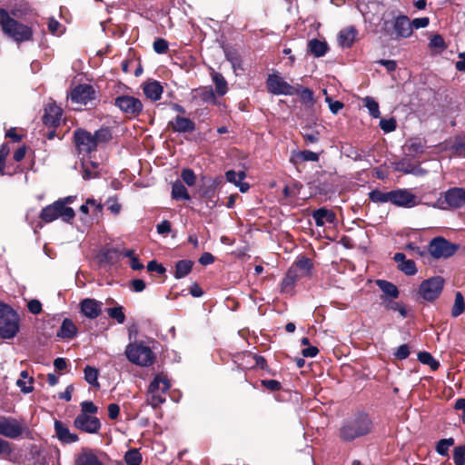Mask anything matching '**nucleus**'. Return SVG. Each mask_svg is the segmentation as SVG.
<instances>
[{
  "label": "nucleus",
  "mask_w": 465,
  "mask_h": 465,
  "mask_svg": "<svg viewBox=\"0 0 465 465\" xmlns=\"http://www.w3.org/2000/svg\"><path fill=\"white\" fill-rule=\"evenodd\" d=\"M8 6L9 10L7 11L11 17L37 22L38 12L28 0H12Z\"/></svg>",
  "instance_id": "9d476101"
},
{
  "label": "nucleus",
  "mask_w": 465,
  "mask_h": 465,
  "mask_svg": "<svg viewBox=\"0 0 465 465\" xmlns=\"http://www.w3.org/2000/svg\"><path fill=\"white\" fill-rule=\"evenodd\" d=\"M443 202L450 209H459L465 204V189L461 187H452L448 189L443 194Z\"/></svg>",
  "instance_id": "dca6fc26"
},
{
  "label": "nucleus",
  "mask_w": 465,
  "mask_h": 465,
  "mask_svg": "<svg viewBox=\"0 0 465 465\" xmlns=\"http://www.w3.org/2000/svg\"><path fill=\"white\" fill-rule=\"evenodd\" d=\"M195 129V123L192 119L183 115H176L167 124V130L172 131L173 133H193Z\"/></svg>",
  "instance_id": "f3484780"
},
{
  "label": "nucleus",
  "mask_w": 465,
  "mask_h": 465,
  "mask_svg": "<svg viewBox=\"0 0 465 465\" xmlns=\"http://www.w3.org/2000/svg\"><path fill=\"white\" fill-rule=\"evenodd\" d=\"M114 104L128 118L138 117L143 109V104L137 97L121 94L114 98Z\"/></svg>",
  "instance_id": "6e6552de"
},
{
  "label": "nucleus",
  "mask_w": 465,
  "mask_h": 465,
  "mask_svg": "<svg viewBox=\"0 0 465 465\" xmlns=\"http://www.w3.org/2000/svg\"><path fill=\"white\" fill-rule=\"evenodd\" d=\"M64 211L55 201L52 204L44 207L39 214V218L45 223H50L58 218L67 223H72L71 219H67L64 214Z\"/></svg>",
  "instance_id": "a211bd4d"
},
{
  "label": "nucleus",
  "mask_w": 465,
  "mask_h": 465,
  "mask_svg": "<svg viewBox=\"0 0 465 465\" xmlns=\"http://www.w3.org/2000/svg\"><path fill=\"white\" fill-rule=\"evenodd\" d=\"M27 378H28L27 371H23L20 373V379H18L16 381V385L21 389V391L24 393H30L34 391V387L32 385L34 382V378L33 377L29 378L30 385L26 386L25 379H27Z\"/></svg>",
  "instance_id": "3c124183"
},
{
  "label": "nucleus",
  "mask_w": 465,
  "mask_h": 465,
  "mask_svg": "<svg viewBox=\"0 0 465 465\" xmlns=\"http://www.w3.org/2000/svg\"><path fill=\"white\" fill-rule=\"evenodd\" d=\"M391 191L384 193L379 189L371 190L369 193V199L373 203H391Z\"/></svg>",
  "instance_id": "79ce46f5"
},
{
  "label": "nucleus",
  "mask_w": 465,
  "mask_h": 465,
  "mask_svg": "<svg viewBox=\"0 0 465 465\" xmlns=\"http://www.w3.org/2000/svg\"><path fill=\"white\" fill-rule=\"evenodd\" d=\"M418 361L422 364L430 366L432 371H437L440 367V362L428 351H420L418 353Z\"/></svg>",
  "instance_id": "49530a36"
},
{
  "label": "nucleus",
  "mask_w": 465,
  "mask_h": 465,
  "mask_svg": "<svg viewBox=\"0 0 465 465\" xmlns=\"http://www.w3.org/2000/svg\"><path fill=\"white\" fill-rule=\"evenodd\" d=\"M213 81L215 84V92L218 95L223 96L228 91L227 81L220 73L214 72L213 74Z\"/></svg>",
  "instance_id": "a19ab883"
},
{
  "label": "nucleus",
  "mask_w": 465,
  "mask_h": 465,
  "mask_svg": "<svg viewBox=\"0 0 465 465\" xmlns=\"http://www.w3.org/2000/svg\"><path fill=\"white\" fill-rule=\"evenodd\" d=\"M379 125L384 133H391L396 129L397 122L393 117L389 119H381Z\"/></svg>",
  "instance_id": "e2e57ef3"
},
{
  "label": "nucleus",
  "mask_w": 465,
  "mask_h": 465,
  "mask_svg": "<svg viewBox=\"0 0 465 465\" xmlns=\"http://www.w3.org/2000/svg\"><path fill=\"white\" fill-rule=\"evenodd\" d=\"M329 46L325 41L313 38L308 43V53L314 57H322L328 52Z\"/></svg>",
  "instance_id": "c756f323"
},
{
  "label": "nucleus",
  "mask_w": 465,
  "mask_h": 465,
  "mask_svg": "<svg viewBox=\"0 0 465 465\" xmlns=\"http://www.w3.org/2000/svg\"><path fill=\"white\" fill-rule=\"evenodd\" d=\"M108 316L115 320L119 324L124 323L126 317L124 312V307L122 305H116L106 309Z\"/></svg>",
  "instance_id": "a18cd8bd"
},
{
  "label": "nucleus",
  "mask_w": 465,
  "mask_h": 465,
  "mask_svg": "<svg viewBox=\"0 0 465 465\" xmlns=\"http://www.w3.org/2000/svg\"><path fill=\"white\" fill-rule=\"evenodd\" d=\"M142 89L144 95L153 102L160 100L163 93V86L162 84L153 79L144 82L142 84Z\"/></svg>",
  "instance_id": "412c9836"
},
{
  "label": "nucleus",
  "mask_w": 465,
  "mask_h": 465,
  "mask_svg": "<svg viewBox=\"0 0 465 465\" xmlns=\"http://www.w3.org/2000/svg\"><path fill=\"white\" fill-rule=\"evenodd\" d=\"M153 48L156 54H163L168 52L169 44L165 39L159 37L153 42Z\"/></svg>",
  "instance_id": "bf43d9fd"
},
{
  "label": "nucleus",
  "mask_w": 465,
  "mask_h": 465,
  "mask_svg": "<svg viewBox=\"0 0 465 465\" xmlns=\"http://www.w3.org/2000/svg\"><path fill=\"white\" fill-rule=\"evenodd\" d=\"M124 460L127 465H140L143 458L139 450L131 449L125 452Z\"/></svg>",
  "instance_id": "de8ad7c7"
},
{
  "label": "nucleus",
  "mask_w": 465,
  "mask_h": 465,
  "mask_svg": "<svg viewBox=\"0 0 465 465\" xmlns=\"http://www.w3.org/2000/svg\"><path fill=\"white\" fill-rule=\"evenodd\" d=\"M10 153V147L7 143H4L0 147V175H11V173L5 172V160Z\"/></svg>",
  "instance_id": "603ef678"
},
{
  "label": "nucleus",
  "mask_w": 465,
  "mask_h": 465,
  "mask_svg": "<svg viewBox=\"0 0 465 465\" xmlns=\"http://www.w3.org/2000/svg\"><path fill=\"white\" fill-rule=\"evenodd\" d=\"M373 427L371 416L367 412L359 411L351 419L343 422L339 430V437L342 441L351 442L370 434Z\"/></svg>",
  "instance_id": "f03ea898"
},
{
  "label": "nucleus",
  "mask_w": 465,
  "mask_h": 465,
  "mask_svg": "<svg viewBox=\"0 0 465 465\" xmlns=\"http://www.w3.org/2000/svg\"><path fill=\"white\" fill-rule=\"evenodd\" d=\"M261 384L270 391H279L282 390V383L276 380H262Z\"/></svg>",
  "instance_id": "69168bd1"
},
{
  "label": "nucleus",
  "mask_w": 465,
  "mask_h": 465,
  "mask_svg": "<svg viewBox=\"0 0 465 465\" xmlns=\"http://www.w3.org/2000/svg\"><path fill=\"white\" fill-rule=\"evenodd\" d=\"M425 143L419 139L410 140L405 144L407 154L411 156L422 154L425 152Z\"/></svg>",
  "instance_id": "58836bf2"
},
{
  "label": "nucleus",
  "mask_w": 465,
  "mask_h": 465,
  "mask_svg": "<svg viewBox=\"0 0 465 465\" xmlns=\"http://www.w3.org/2000/svg\"><path fill=\"white\" fill-rule=\"evenodd\" d=\"M288 270H293L294 274H296L297 270H303L305 273H312L313 263L310 258L306 256H300Z\"/></svg>",
  "instance_id": "f704fd0d"
},
{
  "label": "nucleus",
  "mask_w": 465,
  "mask_h": 465,
  "mask_svg": "<svg viewBox=\"0 0 465 465\" xmlns=\"http://www.w3.org/2000/svg\"><path fill=\"white\" fill-rule=\"evenodd\" d=\"M391 203L404 208H411L418 204L417 196L409 189L392 190Z\"/></svg>",
  "instance_id": "2eb2a0df"
},
{
  "label": "nucleus",
  "mask_w": 465,
  "mask_h": 465,
  "mask_svg": "<svg viewBox=\"0 0 465 465\" xmlns=\"http://www.w3.org/2000/svg\"><path fill=\"white\" fill-rule=\"evenodd\" d=\"M74 426L81 431L94 434L100 430L102 425L97 417L79 413L74 420Z\"/></svg>",
  "instance_id": "4468645a"
},
{
  "label": "nucleus",
  "mask_w": 465,
  "mask_h": 465,
  "mask_svg": "<svg viewBox=\"0 0 465 465\" xmlns=\"http://www.w3.org/2000/svg\"><path fill=\"white\" fill-rule=\"evenodd\" d=\"M62 115L63 110L61 107H59L55 104H48L45 108L43 123L45 125L57 127L61 124Z\"/></svg>",
  "instance_id": "6ab92c4d"
},
{
  "label": "nucleus",
  "mask_w": 465,
  "mask_h": 465,
  "mask_svg": "<svg viewBox=\"0 0 465 465\" xmlns=\"http://www.w3.org/2000/svg\"><path fill=\"white\" fill-rule=\"evenodd\" d=\"M452 445H454L453 438L441 439L437 442L436 451L440 456L446 457L449 455V448Z\"/></svg>",
  "instance_id": "864d4df0"
},
{
  "label": "nucleus",
  "mask_w": 465,
  "mask_h": 465,
  "mask_svg": "<svg viewBox=\"0 0 465 465\" xmlns=\"http://www.w3.org/2000/svg\"><path fill=\"white\" fill-rule=\"evenodd\" d=\"M14 452L13 444L6 440L0 438V458L7 460Z\"/></svg>",
  "instance_id": "4d7b16f0"
},
{
  "label": "nucleus",
  "mask_w": 465,
  "mask_h": 465,
  "mask_svg": "<svg viewBox=\"0 0 465 465\" xmlns=\"http://www.w3.org/2000/svg\"><path fill=\"white\" fill-rule=\"evenodd\" d=\"M181 177L188 186H193L196 183V175L194 172L190 168L183 169L181 173Z\"/></svg>",
  "instance_id": "680f3d73"
},
{
  "label": "nucleus",
  "mask_w": 465,
  "mask_h": 465,
  "mask_svg": "<svg viewBox=\"0 0 465 465\" xmlns=\"http://www.w3.org/2000/svg\"><path fill=\"white\" fill-rule=\"evenodd\" d=\"M81 413L85 415L95 414L98 411V408L94 404L93 401H84L81 402Z\"/></svg>",
  "instance_id": "774afa93"
},
{
  "label": "nucleus",
  "mask_w": 465,
  "mask_h": 465,
  "mask_svg": "<svg viewBox=\"0 0 465 465\" xmlns=\"http://www.w3.org/2000/svg\"><path fill=\"white\" fill-rule=\"evenodd\" d=\"M19 315L9 305L0 302V337L12 339L19 331Z\"/></svg>",
  "instance_id": "7ed1b4c3"
},
{
  "label": "nucleus",
  "mask_w": 465,
  "mask_h": 465,
  "mask_svg": "<svg viewBox=\"0 0 465 465\" xmlns=\"http://www.w3.org/2000/svg\"><path fill=\"white\" fill-rule=\"evenodd\" d=\"M364 106L369 110L370 114L373 118H378L381 115L379 104L371 96H366L363 99Z\"/></svg>",
  "instance_id": "5fc2aeb1"
},
{
  "label": "nucleus",
  "mask_w": 465,
  "mask_h": 465,
  "mask_svg": "<svg viewBox=\"0 0 465 465\" xmlns=\"http://www.w3.org/2000/svg\"><path fill=\"white\" fill-rule=\"evenodd\" d=\"M25 427L16 419L0 416V435L8 439H18L23 435Z\"/></svg>",
  "instance_id": "ddd939ff"
},
{
  "label": "nucleus",
  "mask_w": 465,
  "mask_h": 465,
  "mask_svg": "<svg viewBox=\"0 0 465 465\" xmlns=\"http://www.w3.org/2000/svg\"><path fill=\"white\" fill-rule=\"evenodd\" d=\"M312 215L318 227L323 226L326 223H334L336 221V213L325 207L314 210Z\"/></svg>",
  "instance_id": "393cba45"
},
{
  "label": "nucleus",
  "mask_w": 465,
  "mask_h": 465,
  "mask_svg": "<svg viewBox=\"0 0 465 465\" xmlns=\"http://www.w3.org/2000/svg\"><path fill=\"white\" fill-rule=\"evenodd\" d=\"M296 89L297 93L295 94L299 95L302 104L306 107H312L316 102L313 91L302 85H298Z\"/></svg>",
  "instance_id": "72a5a7b5"
},
{
  "label": "nucleus",
  "mask_w": 465,
  "mask_h": 465,
  "mask_svg": "<svg viewBox=\"0 0 465 465\" xmlns=\"http://www.w3.org/2000/svg\"><path fill=\"white\" fill-rule=\"evenodd\" d=\"M430 46L431 48H436V49H439L440 51H443V50H445L447 48V45L445 44V41H444L443 37L440 35H439V34L434 35L430 38Z\"/></svg>",
  "instance_id": "0e129e2a"
},
{
  "label": "nucleus",
  "mask_w": 465,
  "mask_h": 465,
  "mask_svg": "<svg viewBox=\"0 0 465 465\" xmlns=\"http://www.w3.org/2000/svg\"><path fill=\"white\" fill-rule=\"evenodd\" d=\"M459 249V245L452 243L444 237L433 238L428 244V254L434 259H448L453 256Z\"/></svg>",
  "instance_id": "0eeeda50"
},
{
  "label": "nucleus",
  "mask_w": 465,
  "mask_h": 465,
  "mask_svg": "<svg viewBox=\"0 0 465 465\" xmlns=\"http://www.w3.org/2000/svg\"><path fill=\"white\" fill-rule=\"evenodd\" d=\"M265 84L267 91L272 94L294 95L297 93V89L284 81L278 73L270 74Z\"/></svg>",
  "instance_id": "f8f14e48"
},
{
  "label": "nucleus",
  "mask_w": 465,
  "mask_h": 465,
  "mask_svg": "<svg viewBox=\"0 0 465 465\" xmlns=\"http://www.w3.org/2000/svg\"><path fill=\"white\" fill-rule=\"evenodd\" d=\"M293 272V270H288L282 278L279 285L280 292L282 294L290 296H293L295 294V286L299 280L297 278V274H294Z\"/></svg>",
  "instance_id": "b1692460"
},
{
  "label": "nucleus",
  "mask_w": 465,
  "mask_h": 465,
  "mask_svg": "<svg viewBox=\"0 0 465 465\" xmlns=\"http://www.w3.org/2000/svg\"><path fill=\"white\" fill-rule=\"evenodd\" d=\"M164 393L162 392H149L146 393V403L156 409L161 404L165 402Z\"/></svg>",
  "instance_id": "8fccbe9b"
},
{
  "label": "nucleus",
  "mask_w": 465,
  "mask_h": 465,
  "mask_svg": "<svg viewBox=\"0 0 465 465\" xmlns=\"http://www.w3.org/2000/svg\"><path fill=\"white\" fill-rule=\"evenodd\" d=\"M37 22L29 20L26 24L10 16L8 11L0 8V28L3 34L16 45L34 41V26Z\"/></svg>",
  "instance_id": "f257e3e1"
},
{
  "label": "nucleus",
  "mask_w": 465,
  "mask_h": 465,
  "mask_svg": "<svg viewBox=\"0 0 465 465\" xmlns=\"http://www.w3.org/2000/svg\"><path fill=\"white\" fill-rule=\"evenodd\" d=\"M381 31L391 39L399 40L407 38L412 34L411 20L407 15H401L393 20H384L381 25Z\"/></svg>",
  "instance_id": "20e7f679"
},
{
  "label": "nucleus",
  "mask_w": 465,
  "mask_h": 465,
  "mask_svg": "<svg viewBox=\"0 0 465 465\" xmlns=\"http://www.w3.org/2000/svg\"><path fill=\"white\" fill-rule=\"evenodd\" d=\"M77 334V327L69 318L64 319L61 327L57 331V336L62 339H73Z\"/></svg>",
  "instance_id": "c85d7f7f"
},
{
  "label": "nucleus",
  "mask_w": 465,
  "mask_h": 465,
  "mask_svg": "<svg viewBox=\"0 0 465 465\" xmlns=\"http://www.w3.org/2000/svg\"><path fill=\"white\" fill-rule=\"evenodd\" d=\"M172 198L174 200H190V194L181 181H176L172 185Z\"/></svg>",
  "instance_id": "4c0bfd02"
},
{
  "label": "nucleus",
  "mask_w": 465,
  "mask_h": 465,
  "mask_svg": "<svg viewBox=\"0 0 465 465\" xmlns=\"http://www.w3.org/2000/svg\"><path fill=\"white\" fill-rule=\"evenodd\" d=\"M376 285L382 292V294L380 295L381 302H383L384 299L399 298L400 290L394 283L386 280L379 279L376 280Z\"/></svg>",
  "instance_id": "a878e982"
},
{
  "label": "nucleus",
  "mask_w": 465,
  "mask_h": 465,
  "mask_svg": "<svg viewBox=\"0 0 465 465\" xmlns=\"http://www.w3.org/2000/svg\"><path fill=\"white\" fill-rule=\"evenodd\" d=\"M397 298L384 299L381 304L387 311L398 312L402 318L408 317L407 306L401 302H396Z\"/></svg>",
  "instance_id": "473e14b6"
},
{
  "label": "nucleus",
  "mask_w": 465,
  "mask_h": 465,
  "mask_svg": "<svg viewBox=\"0 0 465 465\" xmlns=\"http://www.w3.org/2000/svg\"><path fill=\"white\" fill-rule=\"evenodd\" d=\"M75 199H76V196L69 195V196H66L64 198H59L58 200H56L57 203L60 205V208L64 211L63 214L67 219H71L72 221L75 217V212L74 211V209L72 207H68L67 205L73 203Z\"/></svg>",
  "instance_id": "c9c22d12"
},
{
  "label": "nucleus",
  "mask_w": 465,
  "mask_h": 465,
  "mask_svg": "<svg viewBox=\"0 0 465 465\" xmlns=\"http://www.w3.org/2000/svg\"><path fill=\"white\" fill-rule=\"evenodd\" d=\"M125 355L129 361L134 364L148 367L154 363L155 355L149 346L143 342H134L127 345Z\"/></svg>",
  "instance_id": "39448f33"
},
{
  "label": "nucleus",
  "mask_w": 465,
  "mask_h": 465,
  "mask_svg": "<svg viewBox=\"0 0 465 465\" xmlns=\"http://www.w3.org/2000/svg\"><path fill=\"white\" fill-rule=\"evenodd\" d=\"M411 351H410V347L408 344H401L400 345L396 351L393 353L395 359L399 360V361H402V360H405L409 357Z\"/></svg>",
  "instance_id": "338daca9"
},
{
  "label": "nucleus",
  "mask_w": 465,
  "mask_h": 465,
  "mask_svg": "<svg viewBox=\"0 0 465 465\" xmlns=\"http://www.w3.org/2000/svg\"><path fill=\"white\" fill-rule=\"evenodd\" d=\"M84 380L94 388H100L98 382L99 370L95 367L86 365L84 369Z\"/></svg>",
  "instance_id": "ea45409f"
},
{
  "label": "nucleus",
  "mask_w": 465,
  "mask_h": 465,
  "mask_svg": "<svg viewBox=\"0 0 465 465\" xmlns=\"http://www.w3.org/2000/svg\"><path fill=\"white\" fill-rule=\"evenodd\" d=\"M70 100L72 103L81 105L96 106L99 102L97 92L93 85L88 84H79L71 91Z\"/></svg>",
  "instance_id": "1a4fd4ad"
},
{
  "label": "nucleus",
  "mask_w": 465,
  "mask_h": 465,
  "mask_svg": "<svg viewBox=\"0 0 465 465\" xmlns=\"http://www.w3.org/2000/svg\"><path fill=\"white\" fill-rule=\"evenodd\" d=\"M73 141L78 155H90L98 149L93 134L84 128H76L74 131Z\"/></svg>",
  "instance_id": "423d86ee"
},
{
  "label": "nucleus",
  "mask_w": 465,
  "mask_h": 465,
  "mask_svg": "<svg viewBox=\"0 0 465 465\" xmlns=\"http://www.w3.org/2000/svg\"><path fill=\"white\" fill-rule=\"evenodd\" d=\"M120 261V252L115 248H110L102 254V262L108 264H115Z\"/></svg>",
  "instance_id": "09e8293b"
},
{
  "label": "nucleus",
  "mask_w": 465,
  "mask_h": 465,
  "mask_svg": "<svg viewBox=\"0 0 465 465\" xmlns=\"http://www.w3.org/2000/svg\"><path fill=\"white\" fill-rule=\"evenodd\" d=\"M101 302L92 298H85L80 302L81 312L89 319H96L102 313Z\"/></svg>",
  "instance_id": "aec40b11"
},
{
  "label": "nucleus",
  "mask_w": 465,
  "mask_h": 465,
  "mask_svg": "<svg viewBox=\"0 0 465 465\" xmlns=\"http://www.w3.org/2000/svg\"><path fill=\"white\" fill-rule=\"evenodd\" d=\"M93 135L97 148L105 147L114 139L112 128L105 125H102L99 129L95 130Z\"/></svg>",
  "instance_id": "bb28decb"
},
{
  "label": "nucleus",
  "mask_w": 465,
  "mask_h": 465,
  "mask_svg": "<svg viewBox=\"0 0 465 465\" xmlns=\"http://www.w3.org/2000/svg\"><path fill=\"white\" fill-rule=\"evenodd\" d=\"M170 388L171 384L169 380L166 377L157 374L150 382L147 391L166 393Z\"/></svg>",
  "instance_id": "cd10ccee"
},
{
  "label": "nucleus",
  "mask_w": 465,
  "mask_h": 465,
  "mask_svg": "<svg viewBox=\"0 0 465 465\" xmlns=\"http://www.w3.org/2000/svg\"><path fill=\"white\" fill-rule=\"evenodd\" d=\"M198 192L203 199L215 197L216 190L207 183L206 177H202Z\"/></svg>",
  "instance_id": "37998d69"
},
{
  "label": "nucleus",
  "mask_w": 465,
  "mask_h": 465,
  "mask_svg": "<svg viewBox=\"0 0 465 465\" xmlns=\"http://www.w3.org/2000/svg\"><path fill=\"white\" fill-rule=\"evenodd\" d=\"M74 465H104L95 454L94 450L90 448H83L81 452L74 458Z\"/></svg>",
  "instance_id": "5701e85b"
},
{
  "label": "nucleus",
  "mask_w": 465,
  "mask_h": 465,
  "mask_svg": "<svg viewBox=\"0 0 465 465\" xmlns=\"http://www.w3.org/2000/svg\"><path fill=\"white\" fill-rule=\"evenodd\" d=\"M453 461L455 465H465V445H460L453 450Z\"/></svg>",
  "instance_id": "13d9d810"
},
{
  "label": "nucleus",
  "mask_w": 465,
  "mask_h": 465,
  "mask_svg": "<svg viewBox=\"0 0 465 465\" xmlns=\"http://www.w3.org/2000/svg\"><path fill=\"white\" fill-rule=\"evenodd\" d=\"M54 430L57 439L64 444H70L79 440L78 435L70 432L68 427L61 420H55Z\"/></svg>",
  "instance_id": "4be33fe9"
},
{
  "label": "nucleus",
  "mask_w": 465,
  "mask_h": 465,
  "mask_svg": "<svg viewBox=\"0 0 465 465\" xmlns=\"http://www.w3.org/2000/svg\"><path fill=\"white\" fill-rule=\"evenodd\" d=\"M193 262L191 260H179L175 262L173 276L175 279H182L187 276L193 270Z\"/></svg>",
  "instance_id": "7c9ffc66"
},
{
  "label": "nucleus",
  "mask_w": 465,
  "mask_h": 465,
  "mask_svg": "<svg viewBox=\"0 0 465 465\" xmlns=\"http://www.w3.org/2000/svg\"><path fill=\"white\" fill-rule=\"evenodd\" d=\"M357 30L354 26L344 28L339 33V43L342 47H351L355 41Z\"/></svg>",
  "instance_id": "2f4dec72"
},
{
  "label": "nucleus",
  "mask_w": 465,
  "mask_h": 465,
  "mask_svg": "<svg viewBox=\"0 0 465 465\" xmlns=\"http://www.w3.org/2000/svg\"><path fill=\"white\" fill-rule=\"evenodd\" d=\"M444 285L441 276H435L424 280L419 286V294L427 302H434L440 295Z\"/></svg>",
  "instance_id": "9b49d317"
},
{
  "label": "nucleus",
  "mask_w": 465,
  "mask_h": 465,
  "mask_svg": "<svg viewBox=\"0 0 465 465\" xmlns=\"http://www.w3.org/2000/svg\"><path fill=\"white\" fill-rule=\"evenodd\" d=\"M196 98H199L204 103L216 104V96L211 86H205L194 90Z\"/></svg>",
  "instance_id": "e433bc0d"
},
{
  "label": "nucleus",
  "mask_w": 465,
  "mask_h": 465,
  "mask_svg": "<svg viewBox=\"0 0 465 465\" xmlns=\"http://www.w3.org/2000/svg\"><path fill=\"white\" fill-rule=\"evenodd\" d=\"M398 269L409 276L415 275L418 272L413 260H406L403 263L398 264Z\"/></svg>",
  "instance_id": "6e6d98bb"
},
{
  "label": "nucleus",
  "mask_w": 465,
  "mask_h": 465,
  "mask_svg": "<svg viewBox=\"0 0 465 465\" xmlns=\"http://www.w3.org/2000/svg\"><path fill=\"white\" fill-rule=\"evenodd\" d=\"M465 311V302L460 292L455 293L454 304L451 309V316L456 318L462 314Z\"/></svg>",
  "instance_id": "c03bdc74"
},
{
  "label": "nucleus",
  "mask_w": 465,
  "mask_h": 465,
  "mask_svg": "<svg viewBox=\"0 0 465 465\" xmlns=\"http://www.w3.org/2000/svg\"><path fill=\"white\" fill-rule=\"evenodd\" d=\"M246 174L243 171L236 173L233 170H229L225 173V178L229 183H232L236 185L239 182L242 181L245 178Z\"/></svg>",
  "instance_id": "052dcab7"
}]
</instances>
